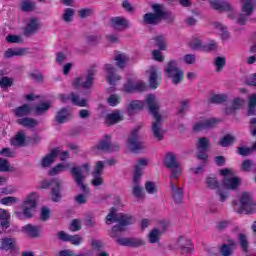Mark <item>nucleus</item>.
Listing matches in <instances>:
<instances>
[{"label": "nucleus", "instance_id": "nucleus-1", "mask_svg": "<svg viewBox=\"0 0 256 256\" xmlns=\"http://www.w3.org/2000/svg\"><path fill=\"white\" fill-rule=\"evenodd\" d=\"M153 12H148L143 15L145 25H159L162 21L173 23L175 16L171 11L165 10L163 4H152Z\"/></svg>", "mask_w": 256, "mask_h": 256}, {"label": "nucleus", "instance_id": "nucleus-2", "mask_svg": "<svg viewBox=\"0 0 256 256\" xmlns=\"http://www.w3.org/2000/svg\"><path fill=\"white\" fill-rule=\"evenodd\" d=\"M106 221H109L110 223H119L112 227L110 234L112 239H117V237H119V233H123V231H125V227L133 223V217L129 214H117V208L112 207L110 209V213L106 216Z\"/></svg>", "mask_w": 256, "mask_h": 256}, {"label": "nucleus", "instance_id": "nucleus-3", "mask_svg": "<svg viewBox=\"0 0 256 256\" xmlns=\"http://www.w3.org/2000/svg\"><path fill=\"white\" fill-rule=\"evenodd\" d=\"M146 103L148 109L155 121L152 123L153 135L158 141H163V133L161 132V114H159V103L157 102V97L154 94H149L146 98Z\"/></svg>", "mask_w": 256, "mask_h": 256}, {"label": "nucleus", "instance_id": "nucleus-4", "mask_svg": "<svg viewBox=\"0 0 256 256\" xmlns=\"http://www.w3.org/2000/svg\"><path fill=\"white\" fill-rule=\"evenodd\" d=\"M164 73L168 79L172 80L174 85H179V83L185 79V73L179 68L177 60H170L164 68Z\"/></svg>", "mask_w": 256, "mask_h": 256}, {"label": "nucleus", "instance_id": "nucleus-5", "mask_svg": "<svg viewBox=\"0 0 256 256\" xmlns=\"http://www.w3.org/2000/svg\"><path fill=\"white\" fill-rule=\"evenodd\" d=\"M255 211L256 203L253 195L249 192H243L240 197V207L237 209V213L251 215V213H255Z\"/></svg>", "mask_w": 256, "mask_h": 256}, {"label": "nucleus", "instance_id": "nucleus-6", "mask_svg": "<svg viewBox=\"0 0 256 256\" xmlns=\"http://www.w3.org/2000/svg\"><path fill=\"white\" fill-rule=\"evenodd\" d=\"M89 163H84L82 165V167L80 166H74L71 168L70 173L76 183V185H78V187L80 188V190L83 193H88L89 192V188L85 185V183H83V181H85V175H83V170L85 171H89Z\"/></svg>", "mask_w": 256, "mask_h": 256}, {"label": "nucleus", "instance_id": "nucleus-7", "mask_svg": "<svg viewBox=\"0 0 256 256\" xmlns=\"http://www.w3.org/2000/svg\"><path fill=\"white\" fill-rule=\"evenodd\" d=\"M98 151H104V153H113L119 151L121 146L117 143H111V135L106 134L96 145Z\"/></svg>", "mask_w": 256, "mask_h": 256}, {"label": "nucleus", "instance_id": "nucleus-8", "mask_svg": "<svg viewBox=\"0 0 256 256\" xmlns=\"http://www.w3.org/2000/svg\"><path fill=\"white\" fill-rule=\"evenodd\" d=\"M96 73L95 69H90L85 78L77 77L74 80L75 89H79V87H82L83 89H91L93 87V81H95Z\"/></svg>", "mask_w": 256, "mask_h": 256}, {"label": "nucleus", "instance_id": "nucleus-9", "mask_svg": "<svg viewBox=\"0 0 256 256\" xmlns=\"http://www.w3.org/2000/svg\"><path fill=\"white\" fill-rule=\"evenodd\" d=\"M128 149L132 153H139L145 149L143 142L139 140V129H134L128 137Z\"/></svg>", "mask_w": 256, "mask_h": 256}, {"label": "nucleus", "instance_id": "nucleus-10", "mask_svg": "<svg viewBox=\"0 0 256 256\" xmlns=\"http://www.w3.org/2000/svg\"><path fill=\"white\" fill-rule=\"evenodd\" d=\"M37 207V193L32 192L30 195H28V198L26 201H24V207H23V215L26 216L27 219H31L33 217V209Z\"/></svg>", "mask_w": 256, "mask_h": 256}, {"label": "nucleus", "instance_id": "nucleus-11", "mask_svg": "<svg viewBox=\"0 0 256 256\" xmlns=\"http://www.w3.org/2000/svg\"><path fill=\"white\" fill-rule=\"evenodd\" d=\"M110 26L114 31H125L131 27V22L123 16H116L110 19Z\"/></svg>", "mask_w": 256, "mask_h": 256}, {"label": "nucleus", "instance_id": "nucleus-12", "mask_svg": "<svg viewBox=\"0 0 256 256\" xmlns=\"http://www.w3.org/2000/svg\"><path fill=\"white\" fill-rule=\"evenodd\" d=\"M177 247L180 250L181 255H189V253H193L195 251V247L193 246L191 239L185 238L184 236L179 237Z\"/></svg>", "mask_w": 256, "mask_h": 256}, {"label": "nucleus", "instance_id": "nucleus-13", "mask_svg": "<svg viewBox=\"0 0 256 256\" xmlns=\"http://www.w3.org/2000/svg\"><path fill=\"white\" fill-rule=\"evenodd\" d=\"M146 73L149 74V85L151 89H157L161 85V81H163L157 67L152 66Z\"/></svg>", "mask_w": 256, "mask_h": 256}, {"label": "nucleus", "instance_id": "nucleus-14", "mask_svg": "<svg viewBox=\"0 0 256 256\" xmlns=\"http://www.w3.org/2000/svg\"><path fill=\"white\" fill-rule=\"evenodd\" d=\"M116 243L121 247H143L145 242L139 238H117Z\"/></svg>", "mask_w": 256, "mask_h": 256}, {"label": "nucleus", "instance_id": "nucleus-15", "mask_svg": "<svg viewBox=\"0 0 256 256\" xmlns=\"http://www.w3.org/2000/svg\"><path fill=\"white\" fill-rule=\"evenodd\" d=\"M217 123H219V120L215 118H209L202 122H197L194 125L193 130L195 133H199V131H205V129H213V127H217Z\"/></svg>", "mask_w": 256, "mask_h": 256}, {"label": "nucleus", "instance_id": "nucleus-16", "mask_svg": "<svg viewBox=\"0 0 256 256\" xmlns=\"http://www.w3.org/2000/svg\"><path fill=\"white\" fill-rule=\"evenodd\" d=\"M105 73H107V82L109 85H117V81H121V76L115 73V67L111 64H106L104 67Z\"/></svg>", "mask_w": 256, "mask_h": 256}, {"label": "nucleus", "instance_id": "nucleus-17", "mask_svg": "<svg viewBox=\"0 0 256 256\" xmlns=\"http://www.w3.org/2000/svg\"><path fill=\"white\" fill-rule=\"evenodd\" d=\"M59 153H61V148L57 147L50 151L41 161L42 167H51L53 163H55V158L59 157Z\"/></svg>", "mask_w": 256, "mask_h": 256}, {"label": "nucleus", "instance_id": "nucleus-18", "mask_svg": "<svg viewBox=\"0 0 256 256\" xmlns=\"http://www.w3.org/2000/svg\"><path fill=\"white\" fill-rule=\"evenodd\" d=\"M55 121L59 125H63V123H67L71 121V113L67 107H63L56 112Z\"/></svg>", "mask_w": 256, "mask_h": 256}, {"label": "nucleus", "instance_id": "nucleus-19", "mask_svg": "<svg viewBox=\"0 0 256 256\" xmlns=\"http://www.w3.org/2000/svg\"><path fill=\"white\" fill-rule=\"evenodd\" d=\"M206 183L209 187V189H218L217 190V194L220 197V201L223 203V201H225V199H227V194L223 191H221V189H219V181H217L216 177H208L206 180Z\"/></svg>", "mask_w": 256, "mask_h": 256}, {"label": "nucleus", "instance_id": "nucleus-20", "mask_svg": "<svg viewBox=\"0 0 256 256\" xmlns=\"http://www.w3.org/2000/svg\"><path fill=\"white\" fill-rule=\"evenodd\" d=\"M39 31V20L37 18H32L30 22L24 28L23 34L25 37H30Z\"/></svg>", "mask_w": 256, "mask_h": 256}, {"label": "nucleus", "instance_id": "nucleus-21", "mask_svg": "<svg viewBox=\"0 0 256 256\" xmlns=\"http://www.w3.org/2000/svg\"><path fill=\"white\" fill-rule=\"evenodd\" d=\"M17 240L15 238H2L0 241L1 251H15Z\"/></svg>", "mask_w": 256, "mask_h": 256}, {"label": "nucleus", "instance_id": "nucleus-22", "mask_svg": "<svg viewBox=\"0 0 256 256\" xmlns=\"http://www.w3.org/2000/svg\"><path fill=\"white\" fill-rule=\"evenodd\" d=\"M0 227L2 229H9L11 227V214L3 208H0Z\"/></svg>", "mask_w": 256, "mask_h": 256}, {"label": "nucleus", "instance_id": "nucleus-23", "mask_svg": "<svg viewBox=\"0 0 256 256\" xmlns=\"http://www.w3.org/2000/svg\"><path fill=\"white\" fill-rule=\"evenodd\" d=\"M51 197L54 203H59V201H61V181L59 179H54V186L51 190Z\"/></svg>", "mask_w": 256, "mask_h": 256}, {"label": "nucleus", "instance_id": "nucleus-24", "mask_svg": "<svg viewBox=\"0 0 256 256\" xmlns=\"http://www.w3.org/2000/svg\"><path fill=\"white\" fill-rule=\"evenodd\" d=\"M164 165L167 169H179V162L173 152H168L164 158Z\"/></svg>", "mask_w": 256, "mask_h": 256}, {"label": "nucleus", "instance_id": "nucleus-25", "mask_svg": "<svg viewBox=\"0 0 256 256\" xmlns=\"http://www.w3.org/2000/svg\"><path fill=\"white\" fill-rule=\"evenodd\" d=\"M23 55H27V49L25 48H8L4 53L6 59H11V57H23Z\"/></svg>", "mask_w": 256, "mask_h": 256}, {"label": "nucleus", "instance_id": "nucleus-26", "mask_svg": "<svg viewBox=\"0 0 256 256\" xmlns=\"http://www.w3.org/2000/svg\"><path fill=\"white\" fill-rule=\"evenodd\" d=\"M241 184V180L238 177H224L223 185L226 189H231L232 191L237 189Z\"/></svg>", "mask_w": 256, "mask_h": 256}, {"label": "nucleus", "instance_id": "nucleus-27", "mask_svg": "<svg viewBox=\"0 0 256 256\" xmlns=\"http://www.w3.org/2000/svg\"><path fill=\"white\" fill-rule=\"evenodd\" d=\"M22 231H24V233H27L29 237L37 238L41 233V226H33L32 224H27L22 227Z\"/></svg>", "mask_w": 256, "mask_h": 256}, {"label": "nucleus", "instance_id": "nucleus-28", "mask_svg": "<svg viewBox=\"0 0 256 256\" xmlns=\"http://www.w3.org/2000/svg\"><path fill=\"white\" fill-rule=\"evenodd\" d=\"M16 123L22 127H27L28 129H33V127H37V125H39V121H37L35 118L29 117L20 118L16 121Z\"/></svg>", "mask_w": 256, "mask_h": 256}, {"label": "nucleus", "instance_id": "nucleus-29", "mask_svg": "<svg viewBox=\"0 0 256 256\" xmlns=\"http://www.w3.org/2000/svg\"><path fill=\"white\" fill-rule=\"evenodd\" d=\"M144 107H145V102L141 100H134L130 102L127 107L128 115H133L135 111H142Z\"/></svg>", "mask_w": 256, "mask_h": 256}, {"label": "nucleus", "instance_id": "nucleus-30", "mask_svg": "<svg viewBox=\"0 0 256 256\" xmlns=\"http://www.w3.org/2000/svg\"><path fill=\"white\" fill-rule=\"evenodd\" d=\"M26 139H27V136L25 135V132L19 131L15 135V137L11 140V145L13 147H24Z\"/></svg>", "mask_w": 256, "mask_h": 256}, {"label": "nucleus", "instance_id": "nucleus-31", "mask_svg": "<svg viewBox=\"0 0 256 256\" xmlns=\"http://www.w3.org/2000/svg\"><path fill=\"white\" fill-rule=\"evenodd\" d=\"M242 12L247 16L253 15L255 12V0H242Z\"/></svg>", "mask_w": 256, "mask_h": 256}, {"label": "nucleus", "instance_id": "nucleus-32", "mask_svg": "<svg viewBox=\"0 0 256 256\" xmlns=\"http://www.w3.org/2000/svg\"><path fill=\"white\" fill-rule=\"evenodd\" d=\"M170 187H171L174 203H181V201L183 200V195H184L183 189L176 188L175 184L173 182H170Z\"/></svg>", "mask_w": 256, "mask_h": 256}, {"label": "nucleus", "instance_id": "nucleus-33", "mask_svg": "<svg viewBox=\"0 0 256 256\" xmlns=\"http://www.w3.org/2000/svg\"><path fill=\"white\" fill-rule=\"evenodd\" d=\"M29 113H31V107L29 106V104H23L22 106L14 109L15 117H27Z\"/></svg>", "mask_w": 256, "mask_h": 256}, {"label": "nucleus", "instance_id": "nucleus-34", "mask_svg": "<svg viewBox=\"0 0 256 256\" xmlns=\"http://www.w3.org/2000/svg\"><path fill=\"white\" fill-rule=\"evenodd\" d=\"M228 99L229 97L227 96V94H214L209 98L208 103H212L214 105H221V103L227 102Z\"/></svg>", "mask_w": 256, "mask_h": 256}, {"label": "nucleus", "instance_id": "nucleus-35", "mask_svg": "<svg viewBox=\"0 0 256 256\" xmlns=\"http://www.w3.org/2000/svg\"><path fill=\"white\" fill-rule=\"evenodd\" d=\"M253 115H256V94H252L249 97L248 103V117H252Z\"/></svg>", "mask_w": 256, "mask_h": 256}, {"label": "nucleus", "instance_id": "nucleus-36", "mask_svg": "<svg viewBox=\"0 0 256 256\" xmlns=\"http://www.w3.org/2000/svg\"><path fill=\"white\" fill-rule=\"evenodd\" d=\"M235 137L231 134H226L219 141V145L222 147H229L230 145H235Z\"/></svg>", "mask_w": 256, "mask_h": 256}, {"label": "nucleus", "instance_id": "nucleus-37", "mask_svg": "<svg viewBox=\"0 0 256 256\" xmlns=\"http://www.w3.org/2000/svg\"><path fill=\"white\" fill-rule=\"evenodd\" d=\"M49 109H51V103L44 102L35 107V113L36 115H45Z\"/></svg>", "mask_w": 256, "mask_h": 256}, {"label": "nucleus", "instance_id": "nucleus-38", "mask_svg": "<svg viewBox=\"0 0 256 256\" xmlns=\"http://www.w3.org/2000/svg\"><path fill=\"white\" fill-rule=\"evenodd\" d=\"M37 4L31 0H24L21 5L22 11L29 13L31 11H35Z\"/></svg>", "mask_w": 256, "mask_h": 256}, {"label": "nucleus", "instance_id": "nucleus-39", "mask_svg": "<svg viewBox=\"0 0 256 256\" xmlns=\"http://www.w3.org/2000/svg\"><path fill=\"white\" fill-rule=\"evenodd\" d=\"M114 60H116V65L117 67H119V69H125V65H127V61H129V58H127L125 54H117Z\"/></svg>", "mask_w": 256, "mask_h": 256}, {"label": "nucleus", "instance_id": "nucleus-40", "mask_svg": "<svg viewBox=\"0 0 256 256\" xmlns=\"http://www.w3.org/2000/svg\"><path fill=\"white\" fill-rule=\"evenodd\" d=\"M71 101L73 105H77V107H87V99H81L79 95L75 93H71Z\"/></svg>", "mask_w": 256, "mask_h": 256}, {"label": "nucleus", "instance_id": "nucleus-41", "mask_svg": "<svg viewBox=\"0 0 256 256\" xmlns=\"http://www.w3.org/2000/svg\"><path fill=\"white\" fill-rule=\"evenodd\" d=\"M239 243L241 249L244 251V253L249 252V240H247V236L243 233H240L238 235Z\"/></svg>", "mask_w": 256, "mask_h": 256}, {"label": "nucleus", "instance_id": "nucleus-42", "mask_svg": "<svg viewBox=\"0 0 256 256\" xmlns=\"http://www.w3.org/2000/svg\"><path fill=\"white\" fill-rule=\"evenodd\" d=\"M120 119L121 114H119L118 112H114L106 116V123L107 125H115V123H119Z\"/></svg>", "mask_w": 256, "mask_h": 256}, {"label": "nucleus", "instance_id": "nucleus-43", "mask_svg": "<svg viewBox=\"0 0 256 256\" xmlns=\"http://www.w3.org/2000/svg\"><path fill=\"white\" fill-rule=\"evenodd\" d=\"M214 65L217 72L223 71V69H225V66L227 65V59L225 57L218 56L215 58Z\"/></svg>", "mask_w": 256, "mask_h": 256}, {"label": "nucleus", "instance_id": "nucleus-44", "mask_svg": "<svg viewBox=\"0 0 256 256\" xmlns=\"http://www.w3.org/2000/svg\"><path fill=\"white\" fill-rule=\"evenodd\" d=\"M155 45L160 49V51H166L167 50V42H165V38L162 35L156 36L154 38Z\"/></svg>", "mask_w": 256, "mask_h": 256}, {"label": "nucleus", "instance_id": "nucleus-45", "mask_svg": "<svg viewBox=\"0 0 256 256\" xmlns=\"http://www.w3.org/2000/svg\"><path fill=\"white\" fill-rule=\"evenodd\" d=\"M196 147L198 151H207V149H209V139H207V137L199 138Z\"/></svg>", "mask_w": 256, "mask_h": 256}, {"label": "nucleus", "instance_id": "nucleus-46", "mask_svg": "<svg viewBox=\"0 0 256 256\" xmlns=\"http://www.w3.org/2000/svg\"><path fill=\"white\" fill-rule=\"evenodd\" d=\"M228 241H229V245L223 244L221 246L220 252H221V255H223V256H230L231 255V247H233L235 245L234 240H228Z\"/></svg>", "mask_w": 256, "mask_h": 256}, {"label": "nucleus", "instance_id": "nucleus-47", "mask_svg": "<svg viewBox=\"0 0 256 256\" xmlns=\"http://www.w3.org/2000/svg\"><path fill=\"white\" fill-rule=\"evenodd\" d=\"M63 171H65V164L59 163L50 169L48 173L51 177H55V175H59V173H63Z\"/></svg>", "mask_w": 256, "mask_h": 256}, {"label": "nucleus", "instance_id": "nucleus-48", "mask_svg": "<svg viewBox=\"0 0 256 256\" xmlns=\"http://www.w3.org/2000/svg\"><path fill=\"white\" fill-rule=\"evenodd\" d=\"M190 47L193 51H203L204 44L199 38H194L190 42Z\"/></svg>", "mask_w": 256, "mask_h": 256}, {"label": "nucleus", "instance_id": "nucleus-49", "mask_svg": "<svg viewBox=\"0 0 256 256\" xmlns=\"http://www.w3.org/2000/svg\"><path fill=\"white\" fill-rule=\"evenodd\" d=\"M214 27H215V29H218L219 32H221L222 39L225 40L229 37V31H227V28L223 24H221L219 22H215Z\"/></svg>", "mask_w": 256, "mask_h": 256}, {"label": "nucleus", "instance_id": "nucleus-50", "mask_svg": "<svg viewBox=\"0 0 256 256\" xmlns=\"http://www.w3.org/2000/svg\"><path fill=\"white\" fill-rule=\"evenodd\" d=\"M73 15H75V10L73 8H66L63 14V21L65 23H71L73 21Z\"/></svg>", "mask_w": 256, "mask_h": 256}, {"label": "nucleus", "instance_id": "nucleus-51", "mask_svg": "<svg viewBox=\"0 0 256 256\" xmlns=\"http://www.w3.org/2000/svg\"><path fill=\"white\" fill-rule=\"evenodd\" d=\"M202 51L204 53H210V51H217V42H215V40H210L207 44H204Z\"/></svg>", "mask_w": 256, "mask_h": 256}, {"label": "nucleus", "instance_id": "nucleus-52", "mask_svg": "<svg viewBox=\"0 0 256 256\" xmlns=\"http://www.w3.org/2000/svg\"><path fill=\"white\" fill-rule=\"evenodd\" d=\"M143 175V170L139 166L134 167V185H139V181H141V176Z\"/></svg>", "mask_w": 256, "mask_h": 256}, {"label": "nucleus", "instance_id": "nucleus-53", "mask_svg": "<svg viewBox=\"0 0 256 256\" xmlns=\"http://www.w3.org/2000/svg\"><path fill=\"white\" fill-rule=\"evenodd\" d=\"M103 169H105V163L103 161H97L92 175H103Z\"/></svg>", "mask_w": 256, "mask_h": 256}, {"label": "nucleus", "instance_id": "nucleus-54", "mask_svg": "<svg viewBox=\"0 0 256 256\" xmlns=\"http://www.w3.org/2000/svg\"><path fill=\"white\" fill-rule=\"evenodd\" d=\"M252 167H255V162L251 159H246L241 164V169L245 172L251 171Z\"/></svg>", "mask_w": 256, "mask_h": 256}, {"label": "nucleus", "instance_id": "nucleus-55", "mask_svg": "<svg viewBox=\"0 0 256 256\" xmlns=\"http://www.w3.org/2000/svg\"><path fill=\"white\" fill-rule=\"evenodd\" d=\"M10 167L11 163H9L8 159L0 158V172L6 173L7 171H9Z\"/></svg>", "mask_w": 256, "mask_h": 256}, {"label": "nucleus", "instance_id": "nucleus-56", "mask_svg": "<svg viewBox=\"0 0 256 256\" xmlns=\"http://www.w3.org/2000/svg\"><path fill=\"white\" fill-rule=\"evenodd\" d=\"M145 189L149 195H153L157 193V186L155 185V182L148 181L145 183Z\"/></svg>", "mask_w": 256, "mask_h": 256}, {"label": "nucleus", "instance_id": "nucleus-57", "mask_svg": "<svg viewBox=\"0 0 256 256\" xmlns=\"http://www.w3.org/2000/svg\"><path fill=\"white\" fill-rule=\"evenodd\" d=\"M93 13H94V11L91 8H83L78 11V15H79V17H81V19H86V17H91V15H93Z\"/></svg>", "mask_w": 256, "mask_h": 256}, {"label": "nucleus", "instance_id": "nucleus-58", "mask_svg": "<svg viewBox=\"0 0 256 256\" xmlns=\"http://www.w3.org/2000/svg\"><path fill=\"white\" fill-rule=\"evenodd\" d=\"M93 179L91 181L92 185L94 187H99L105 183V180L103 179L102 175H92Z\"/></svg>", "mask_w": 256, "mask_h": 256}, {"label": "nucleus", "instance_id": "nucleus-59", "mask_svg": "<svg viewBox=\"0 0 256 256\" xmlns=\"http://www.w3.org/2000/svg\"><path fill=\"white\" fill-rule=\"evenodd\" d=\"M13 85V80L9 77L0 78V87L2 89H7V87H11Z\"/></svg>", "mask_w": 256, "mask_h": 256}, {"label": "nucleus", "instance_id": "nucleus-60", "mask_svg": "<svg viewBox=\"0 0 256 256\" xmlns=\"http://www.w3.org/2000/svg\"><path fill=\"white\" fill-rule=\"evenodd\" d=\"M150 243H159V229H153L149 234Z\"/></svg>", "mask_w": 256, "mask_h": 256}, {"label": "nucleus", "instance_id": "nucleus-61", "mask_svg": "<svg viewBox=\"0 0 256 256\" xmlns=\"http://www.w3.org/2000/svg\"><path fill=\"white\" fill-rule=\"evenodd\" d=\"M68 243H71L72 245H81V243H83V237L79 235H70Z\"/></svg>", "mask_w": 256, "mask_h": 256}, {"label": "nucleus", "instance_id": "nucleus-62", "mask_svg": "<svg viewBox=\"0 0 256 256\" xmlns=\"http://www.w3.org/2000/svg\"><path fill=\"white\" fill-rule=\"evenodd\" d=\"M17 198L13 197V196H7L4 197L0 200V203H2V205H13L14 203H17Z\"/></svg>", "mask_w": 256, "mask_h": 256}, {"label": "nucleus", "instance_id": "nucleus-63", "mask_svg": "<svg viewBox=\"0 0 256 256\" xmlns=\"http://www.w3.org/2000/svg\"><path fill=\"white\" fill-rule=\"evenodd\" d=\"M0 155H2L3 157H10L13 158L15 157V151H13L11 148H2L0 150Z\"/></svg>", "mask_w": 256, "mask_h": 256}, {"label": "nucleus", "instance_id": "nucleus-64", "mask_svg": "<svg viewBox=\"0 0 256 256\" xmlns=\"http://www.w3.org/2000/svg\"><path fill=\"white\" fill-rule=\"evenodd\" d=\"M125 93H135V83L133 81L128 80L126 84H124Z\"/></svg>", "mask_w": 256, "mask_h": 256}]
</instances>
